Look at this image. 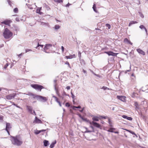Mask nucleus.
Listing matches in <instances>:
<instances>
[{"label":"nucleus","instance_id":"f257e3e1","mask_svg":"<svg viewBox=\"0 0 148 148\" xmlns=\"http://www.w3.org/2000/svg\"><path fill=\"white\" fill-rule=\"evenodd\" d=\"M12 138L11 140L12 143L14 145L17 146H21L23 143L21 137L19 135L15 136H11Z\"/></svg>","mask_w":148,"mask_h":148},{"label":"nucleus","instance_id":"f03ea898","mask_svg":"<svg viewBox=\"0 0 148 148\" xmlns=\"http://www.w3.org/2000/svg\"><path fill=\"white\" fill-rule=\"evenodd\" d=\"M12 33L7 28L5 29L3 33V36L6 39L9 38L12 36Z\"/></svg>","mask_w":148,"mask_h":148},{"label":"nucleus","instance_id":"7ed1b4c3","mask_svg":"<svg viewBox=\"0 0 148 148\" xmlns=\"http://www.w3.org/2000/svg\"><path fill=\"white\" fill-rule=\"evenodd\" d=\"M31 86L33 88L40 91H41L42 89L44 88L43 86L38 84H32Z\"/></svg>","mask_w":148,"mask_h":148},{"label":"nucleus","instance_id":"20e7f679","mask_svg":"<svg viewBox=\"0 0 148 148\" xmlns=\"http://www.w3.org/2000/svg\"><path fill=\"white\" fill-rule=\"evenodd\" d=\"M36 99L37 100L43 102H45L47 100L46 97H43L40 95L37 96L36 97Z\"/></svg>","mask_w":148,"mask_h":148},{"label":"nucleus","instance_id":"39448f33","mask_svg":"<svg viewBox=\"0 0 148 148\" xmlns=\"http://www.w3.org/2000/svg\"><path fill=\"white\" fill-rule=\"evenodd\" d=\"M16 95V93H13L7 95L6 96V98L7 99L10 100L14 98Z\"/></svg>","mask_w":148,"mask_h":148},{"label":"nucleus","instance_id":"423d86ee","mask_svg":"<svg viewBox=\"0 0 148 148\" xmlns=\"http://www.w3.org/2000/svg\"><path fill=\"white\" fill-rule=\"evenodd\" d=\"M12 22V21L11 20L6 19L2 22H1V23L10 26V24Z\"/></svg>","mask_w":148,"mask_h":148},{"label":"nucleus","instance_id":"0eeeda50","mask_svg":"<svg viewBox=\"0 0 148 148\" xmlns=\"http://www.w3.org/2000/svg\"><path fill=\"white\" fill-rule=\"evenodd\" d=\"M104 53L108 54L109 56H116V55L118 54V53H114L111 51H105Z\"/></svg>","mask_w":148,"mask_h":148},{"label":"nucleus","instance_id":"6e6552de","mask_svg":"<svg viewBox=\"0 0 148 148\" xmlns=\"http://www.w3.org/2000/svg\"><path fill=\"white\" fill-rule=\"evenodd\" d=\"M52 47V45L51 44H46L44 49V50L46 52V51Z\"/></svg>","mask_w":148,"mask_h":148},{"label":"nucleus","instance_id":"1a4fd4ad","mask_svg":"<svg viewBox=\"0 0 148 148\" xmlns=\"http://www.w3.org/2000/svg\"><path fill=\"white\" fill-rule=\"evenodd\" d=\"M117 98L118 99L121 100V101H124L125 100V97L124 96H117Z\"/></svg>","mask_w":148,"mask_h":148},{"label":"nucleus","instance_id":"9d476101","mask_svg":"<svg viewBox=\"0 0 148 148\" xmlns=\"http://www.w3.org/2000/svg\"><path fill=\"white\" fill-rule=\"evenodd\" d=\"M34 123H41L42 122L40 120L38 119L37 117H35V119L34 121Z\"/></svg>","mask_w":148,"mask_h":148},{"label":"nucleus","instance_id":"9b49d317","mask_svg":"<svg viewBox=\"0 0 148 148\" xmlns=\"http://www.w3.org/2000/svg\"><path fill=\"white\" fill-rule=\"evenodd\" d=\"M92 123L93 125L94 126L98 128H99L100 127V124L97 122H95L93 121L92 123L91 122L90 123V124H92Z\"/></svg>","mask_w":148,"mask_h":148},{"label":"nucleus","instance_id":"f8f14e48","mask_svg":"<svg viewBox=\"0 0 148 148\" xmlns=\"http://www.w3.org/2000/svg\"><path fill=\"white\" fill-rule=\"evenodd\" d=\"M76 57V56L75 54L73 55H71L69 56H65V58L66 59H71L73 58H75Z\"/></svg>","mask_w":148,"mask_h":148},{"label":"nucleus","instance_id":"ddd939ff","mask_svg":"<svg viewBox=\"0 0 148 148\" xmlns=\"http://www.w3.org/2000/svg\"><path fill=\"white\" fill-rule=\"evenodd\" d=\"M11 126L10 124L9 123H6V126L5 128V130H10L11 128Z\"/></svg>","mask_w":148,"mask_h":148},{"label":"nucleus","instance_id":"4468645a","mask_svg":"<svg viewBox=\"0 0 148 148\" xmlns=\"http://www.w3.org/2000/svg\"><path fill=\"white\" fill-rule=\"evenodd\" d=\"M27 110L29 111L31 114H32V106H27Z\"/></svg>","mask_w":148,"mask_h":148},{"label":"nucleus","instance_id":"2eb2a0df","mask_svg":"<svg viewBox=\"0 0 148 148\" xmlns=\"http://www.w3.org/2000/svg\"><path fill=\"white\" fill-rule=\"evenodd\" d=\"M137 51L139 53L142 54L143 55H145V52L140 49H137Z\"/></svg>","mask_w":148,"mask_h":148},{"label":"nucleus","instance_id":"dca6fc26","mask_svg":"<svg viewBox=\"0 0 148 148\" xmlns=\"http://www.w3.org/2000/svg\"><path fill=\"white\" fill-rule=\"evenodd\" d=\"M134 106H135V109L136 110H138L139 109V105L137 102H134Z\"/></svg>","mask_w":148,"mask_h":148},{"label":"nucleus","instance_id":"f3484780","mask_svg":"<svg viewBox=\"0 0 148 148\" xmlns=\"http://www.w3.org/2000/svg\"><path fill=\"white\" fill-rule=\"evenodd\" d=\"M139 27L140 29H141L142 30H143V29H145L146 32V34L147 35V29H146V28L143 25H140Z\"/></svg>","mask_w":148,"mask_h":148},{"label":"nucleus","instance_id":"a211bd4d","mask_svg":"<svg viewBox=\"0 0 148 148\" xmlns=\"http://www.w3.org/2000/svg\"><path fill=\"white\" fill-rule=\"evenodd\" d=\"M130 133H131L133 136V137L134 138H138V136L137 134H136L134 132L130 130Z\"/></svg>","mask_w":148,"mask_h":148},{"label":"nucleus","instance_id":"6ab92c4d","mask_svg":"<svg viewBox=\"0 0 148 148\" xmlns=\"http://www.w3.org/2000/svg\"><path fill=\"white\" fill-rule=\"evenodd\" d=\"M43 142L44 145L45 147H47L49 145V141L48 140H44L43 141Z\"/></svg>","mask_w":148,"mask_h":148},{"label":"nucleus","instance_id":"aec40b11","mask_svg":"<svg viewBox=\"0 0 148 148\" xmlns=\"http://www.w3.org/2000/svg\"><path fill=\"white\" fill-rule=\"evenodd\" d=\"M56 143V141L55 140L53 142L50 146V148H53L54 146L55 145Z\"/></svg>","mask_w":148,"mask_h":148},{"label":"nucleus","instance_id":"412c9836","mask_svg":"<svg viewBox=\"0 0 148 148\" xmlns=\"http://www.w3.org/2000/svg\"><path fill=\"white\" fill-rule=\"evenodd\" d=\"M95 78L97 79H100L101 78V77L100 75H95Z\"/></svg>","mask_w":148,"mask_h":148},{"label":"nucleus","instance_id":"4be33fe9","mask_svg":"<svg viewBox=\"0 0 148 148\" xmlns=\"http://www.w3.org/2000/svg\"><path fill=\"white\" fill-rule=\"evenodd\" d=\"M115 129L114 128H110L108 130V131L111 132H114L113 130H115Z\"/></svg>","mask_w":148,"mask_h":148},{"label":"nucleus","instance_id":"5701e85b","mask_svg":"<svg viewBox=\"0 0 148 148\" xmlns=\"http://www.w3.org/2000/svg\"><path fill=\"white\" fill-rule=\"evenodd\" d=\"M92 119L93 121H99L98 117L97 116H94L92 118Z\"/></svg>","mask_w":148,"mask_h":148},{"label":"nucleus","instance_id":"b1692460","mask_svg":"<svg viewBox=\"0 0 148 148\" xmlns=\"http://www.w3.org/2000/svg\"><path fill=\"white\" fill-rule=\"evenodd\" d=\"M29 95H31V96H33V98H34V99H36V97L37 96H38V95H35L34 94H33V93H29Z\"/></svg>","mask_w":148,"mask_h":148},{"label":"nucleus","instance_id":"393cba45","mask_svg":"<svg viewBox=\"0 0 148 148\" xmlns=\"http://www.w3.org/2000/svg\"><path fill=\"white\" fill-rule=\"evenodd\" d=\"M92 8L95 12H97L96 9V5L95 4H94L93 5V6Z\"/></svg>","mask_w":148,"mask_h":148},{"label":"nucleus","instance_id":"a878e982","mask_svg":"<svg viewBox=\"0 0 148 148\" xmlns=\"http://www.w3.org/2000/svg\"><path fill=\"white\" fill-rule=\"evenodd\" d=\"M41 9V8H38L36 10V12L37 13L40 14H41V13H40V11Z\"/></svg>","mask_w":148,"mask_h":148},{"label":"nucleus","instance_id":"bb28decb","mask_svg":"<svg viewBox=\"0 0 148 148\" xmlns=\"http://www.w3.org/2000/svg\"><path fill=\"white\" fill-rule=\"evenodd\" d=\"M52 97H53L55 99L56 101V102H57V103L59 101L57 97L56 96L53 95Z\"/></svg>","mask_w":148,"mask_h":148},{"label":"nucleus","instance_id":"cd10ccee","mask_svg":"<svg viewBox=\"0 0 148 148\" xmlns=\"http://www.w3.org/2000/svg\"><path fill=\"white\" fill-rule=\"evenodd\" d=\"M122 117L124 119H127V120H130V117H128L127 116L123 115Z\"/></svg>","mask_w":148,"mask_h":148},{"label":"nucleus","instance_id":"c85d7f7f","mask_svg":"<svg viewBox=\"0 0 148 148\" xmlns=\"http://www.w3.org/2000/svg\"><path fill=\"white\" fill-rule=\"evenodd\" d=\"M124 42H125V43H129V40L127 38H125L124 39Z\"/></svg>","mask_w":148,"mask_h":148},{"label":"nucleus","instance_id":"c756f323","mask_svg":"<svg viewBox=\"0 0 148 148\" xmlns=\"http://www.w3.org/2000/svg\"><path fill=\"white\" fill-rule=\"evenodd\" d=\"M82 119L84 121H85L86 122H88L89 121V120H88L86 118H84V117H83L82 118Z\"/></svg>","mask_w":148,"mask_h":148},{"label":"nucleus","instance_id":"7c9ffc66","mask_svg":"<svg viewBox=\"0 0 148 148\" xmlns=\"http://www.w3.org/2000/svg\"><path fill=\"white\" fill-rule=\"evenodd\" d=\"M108 123L110 125V127H112L113 126L112 123H111V120L109 119H108Z\"/></svg>","mask_w":148,"mask_h":148},{"label":"nucleus","instance_id":"2f4dec72","mask_svg":"<svg viewBox=\"0 0 148 148\" xmlns=\"http://www.w3.org/2000/svg\"><path fill=\"white\" fill-rule=\"evenodd\" d=\"M60 26L58 25H56L55 26V28L56 29H58L60 28Z\"/></svg>","mask_w":148,"mask_h":148},{"label":"nucleus","instance_id":"473e14b6","mask_svg":"<svg viewBox=\"0 0 148 148\" xmlns=\"http://www.w3.org/2000/svg\"><path fill=\"white\" fill-rule=\"evenodd\" d=\"M81 108V106H73V110H75V108Z\"/></svg>","mask_w":148,"mask_h":148},{"label":"nucleus","instance_id":"72a5a7b5","mask_svg":"<svg viewBox=\"0 0 148 148\" xmlns=\"http://www.w3.org/2000/svg\"><path fill=\"white\" fill-rule=\"evenodd\" d=\"M55 2L61 3L62 2V0H54Z\"/></svg>","mask_w":148,"mask_h":148},{"label":"nucleus","instance_id":"f704fd0d","mask_svg":"<svg viewBox=\"0 0 148 148\" xmlns=\"http://www.w3.org/2000/svg\"><path fill=\"white\" fill-rule=\"evenodd\" d=\"M14 11L15 13H17L18 12V9L17 8H15L14 10Z\"/></svg>","mask_w":148,"mask_h":148},{"label":"nucleus","instance_id":"c9c22d12","mask_svg":"<svg viewBox=\"0 0 148 148\" xmlns=\"http://www.w3.org/2000/svg\"><path fill=\"white\" fill-rule=\"evenodd\" d=\"M106 26L109 29H110V28L111 26L110 25L108 24H106Z\"/></svg>","mask_w":148,"mask_h":148},{"label":"nucleus","instance_id":"e433bc0d","mask_svg":"<svg viewBox=\"0 0 148 148\" xmlns=\"http://www.w3.org/2000/svg\"><path fill=\"white\" fill-rule=\"evenodd\" d=\"M71 94L72 95V99H73V100H74V97H75V96L73 94V93L71 92ZM73 102H74V100H73Z\"/></svg>","mask_w":148,"mask_h":148},{"label":"nucleus","instance_id":"4c0bfd02","mask_svg":"<svg viewBox=\"0 0 148 148\" xmlns=\"http://www.w3.org/2000/svg\"><path fill=\"white\" fill-rule=\"evenodd\" d=\"M65 106L67 107H69L70 106V105L69 103H66L65 104Z\"/></svg>","mask_w":148,"mask_h":148},{"label":"nucleus","instance_id":"58836bf2","mask_svg":"<svg viewBox=\"0 0 148 148\" xmlns=\"http://www.w3.org/2000/svg\"><path fill=\"white\" fill-rule=\"evenodd\" d=\"M137 22L136 21H131L130 22V25L131 24H134V23H137Z\"/></svg>","mask_w":148,"mask_h":148},{"label":"nucleus","instance_id":"ea45409f","mask_svg":"<svg viewBox=\"0 0 148 148\" xmlns=\"http://www.w3.org/2000/svg\"><path fill=\"white\" fill-rule=\"evenodd\" d=\"M8 63H6L4 66V69H6L8 66Z\"/></svg>","mask_w":148,"mask_h":148},{"label":"nucleus","instance_id":"a19ab883","mask_svg":"<svg viewBox=\"0 0 148 148\" xmlns=\"http://www.w3.org/2000/svg\"><path fill=\"white\" fill-rule=\"evenodd\" d=\"M102 89L104 90H106L107 89H109V88H108L107 87H105V86H103L102 88Z\"/></svg>","mask_w":148,"mask_h":148},{"label":"nucleus","instance_id":"79ce46f5","mask_svg":"<svg viewBox=\"0 0 148 148\" xmlns=\"http://www.w3.org/2000/svg\"><path fill=\"white\" fill-rule=\"evenodd\" d=\"M40 132V130H37L35 132V134H39Z\"/></svg>","mask_w":148,"mask_h":148},{"label":"nucleus","instance_id":"37998d69","mask_svg":"<svg viewBox=\"0 0 148 148\" xmlns=\"http://www.w3.org/2000/svg\"><path fill=\"white\" fill-rule=\"evenodd\" d=\"M32 51V50L31 49H26L25 50V53H27V52H28L29 51Z\"/></svg>","mask_w":148,"mask_h":148},{"label":"nucleus","instance_id":"c03bdc74","mask_svg":"<svg viewBox=\"0 0 148 148\" xmlns=\"http://www.w3.org/2000/svg\"><path fill=\"white\" fill-rule=\"evenodd\" d=\"M3 116H0V121H3Z\"/></svg>","mask_w":148,"mask_h":148},{"label":"nucleus","instance_id":"a18cd8bd","mask_svg":"<svg viewBox=\"0 0 148 148\" xmlns=\"http://www.w3.org/2000/svg\"><path fill=\"white\" fill-rule=\"evenodd\" d=\"M65 64H67L68 65V66L70 67V68H71L70 66V64H69V63L67 62V61H66V62H65Z\"/></svg>","mask_w":148,"mask_h":148},{"label":"nucleus","instance_id":"49530a36","mask_svg":"<svg viewBox=\"0 0 148 148\" xmlns=\"http://www.w3.org/2000/svg\"><path fill=\"white\" fill-rule=\"evenodd\" d=\"M57 82V80H54L53 81L54 85H56V86H57L56 82Z\"/></svg>","mask_w":148,"mask_h":148},{"label":"nucleus","instance_id":"de8ad7c7","mask_svg":"<svg viewBox=\"0 0 148 148\" xmlns=\"http://www.w3.org/2000/svg\"><path fill=\"white\" fill-rule=\"evenodd\" d=\"M136 94L135 93H133V95L132 96L133 97H136Z\"/></svg>","mask_w":148,"mask_h":148},{"label":"nucleus","instance_id":"09e8293b","mask_svg":"<svg viewBox=\"0 0 148 148\" xmlns=\"http://www.w3.org/2000/svg\"><path fill=\"white\" fill-rule=\"evenodd\" d=\"M56 85H54V86L55 88V90L56 91V92L58 91V90L56 88Z\"/></svg>","mask_w":148,"mask_h":148},{"label":"nucleus","instance_id":"8fccbe9b","mask_svg":"<svg viewBox=\"0 0 148 148\" xmlns=\"http://www.w3.org/2000/svg\"><path fill=\"white\" fill-rule=\"evenodd\" d=\"M61 48V49L62 50V52H63L64 51V47L63 46H62Z\"/></svg>","mask_w":148,"mask_h":148},{"label":"nucleus","instance_id":"3c124183","mask_svg":"<svg viewBox=\"0 0 148 148\" xmlns=\"http://www.w3.org/2000/svg\"><path fill=\"white\" fill-rule=\"evenodd\" d=\"M63 95H67L66 93L64 91L62 94Z\"/></svg>","mask_w":148,"mask_h":148},{"label":"nucleus","instance_id":"603ef678","mask_svg":"<svg viewBox=\"0 0 148 148\" xmlns=\"http://www.w3.org/2000/svg\"><path fill=\"white\" fill-rule=\"evenodd\" d=\"M66 88L67 90H69L70 89V87L69 86H67L66 87Z\"/></svg>","mask_w":148,"mask_h":148},{"label":"nucleus","instance_id":"864d4df0","mask_svg":"<svg viewBox=\"0 0 148 148\" xmlns=\"http://www.w3.org/2000/svg\"><path fill=\"white\" fill-rule=\"evenodd\" d=\"M58 103L59 106H60V107H61L62 106V105L61 104V103L60 102V101H59V102H58Z\"/></svg>","mask_w":148,"mask_h":148},{"label":"nucleus","instance_id":"5fc2aeb1","mask_svg":"<svg viewBox=\"0 0 148 148\" xmlns=\"http://www.w3.org/2000/svg\"><path fill=\"white\" fill-rule=\"evenodd\" d=\"M46 130H40V132H45Z\"/></svg>","mask_w":148,"mask_h":148},{"label":"nucleus","instance_id":"6e6d98bb","mask_svg":"<svg viewBox=\"0 0 148 148\" xmlns=\"http://www.w3.org/2000/svg\"><path fill=\"white\" fill-rule=\"evenodd\" d=\"M9 130H6V131L7 132L9 135H10V133L9 131Z\"/></svg>","mask_w":148,"mask_h":148},{"label":"nucleus","instance_id":"4d7b16f0","mask_svg":"<svg viewBox=\"0 0 148 148\" xmlns=\"http://www.w3.org/2000/svg\"><path fill=\"white\" fill-rule=\"evenodd\" d=\"M78 55H79V57H81V53L80 52H79V53H78Z\"/></svg>","mask_w":148,"mask_h":148},{"label":"nucleus","instance_id":"13d9d810","mask_svg":"<svg viewBox=\"0 0 148 148\" xmlns=\"http://www.w3.org/2000/svg\"><path fill=\"white\" fill-rule=\"evenodd\" d=\"M56 92V94L58 95L59 96H60V95H59V92L58 90V91H57Z\"/></svg>","mask_w":148,"mask_h":148},{"label":"nucleus","instance_id":"bf43d9fd","mask_svg":"<svg viewBox=\"0 0 148 148\" xmlns=\"http://www.w3.org/2000/svg\"><path fill=\"white\" fill-rule=\"evenodd\" d=\"M84 110V108H83V109L82 110H79V111L80 112H83Z\"/></svg>","mask_w":148,"mask_h":148},{"label":"nucleus","instance_id":"052dcab7","mask_svg":"<svg viewBox=\"0 0 148 148\" xmlns=\"http://www.w3.org/2000/svg\"><path fill=\"white\" fill-rule=\"evenodd\" d=\"M79 116L82 119L83 117L80 114L79 115Z\"/></svg>","mask_w":148,"mask_h":148},{"label":"nucleus","instance_id":"680f3d73","mask_svg":"<svg viewBox=\"0 0 148 148\" xmlns=\"http://www.w3.org/2000/svg\"><path fill=\"white\" fill-rule=\"evenodd\" d=\"M39 46H41V47H43V45H39V44L38 43V47H39Z\"/></svg>","mask_w":148,"mask_h":148},{"label":"nucleus","instance_id":"e2e57ef3","mask_svg":"<svg viewBox=\"0 0 148 148\" xmlns=\"http://www.w3.org/2000/svg\"><path fill=\"white\" fill-rule=\"evenodd\" d=\"M102 118L104 119H106L107 117V116H101Z\"/></svg>","mask_w":148,"mask_h":148},{"label":"nucleus","instance_id":"0e129e2a","mask_svg":"<svg viewBox=\"0 0 148 148\" xmlns=\"http://www.w3.org/2000/svg\"><path fill=\"white\" fill-rule=\"evenodd\" d=\"M90 128H92L93 130V129H94V128H93V127L92 126V125H90Z\"/></svg>","mask_w":148,"mask_h":148},{"label":"nucleus","instance_id":"69168bd1","mask_svg":"<svg viewBox=\"0 0 148 148\" xmlns=\"http://www.w3.org/2000/svg\"><path fill=\"white\" fill-rule=\"evenodd\" d=\"M22 55V53H20V54L18 55V57H20Z\"/></svg>","mask_w":148,"mask_h":148},{"label":"nucleus","instance_id":"338daca9","mask_svg":"<svg viewBox=\"0 0 148 148\" xmlns=\"http://www.w3.org/2000/svg\"><path fill=\"white\" fill-rule=\"evenodd\" d=\"M33 113H34V114L35 115H36V112H35V111H33Z\"/></svg>","mask_w":148,"mask_h":148},{"label":"nucleus","instance_id":"774afa93","mask_svg":"<svg viewBox=\"0 0 148 148\" xmlns=\"http://www.w3.org/2000/svg\"><path fill=\"white\" fill-rule=\"evenodd\" d=\"M83 71L84 73H86V71L84 69L83 70Z\"/></svg>","mask_w":148,"mask_h":148}]
</instances>
